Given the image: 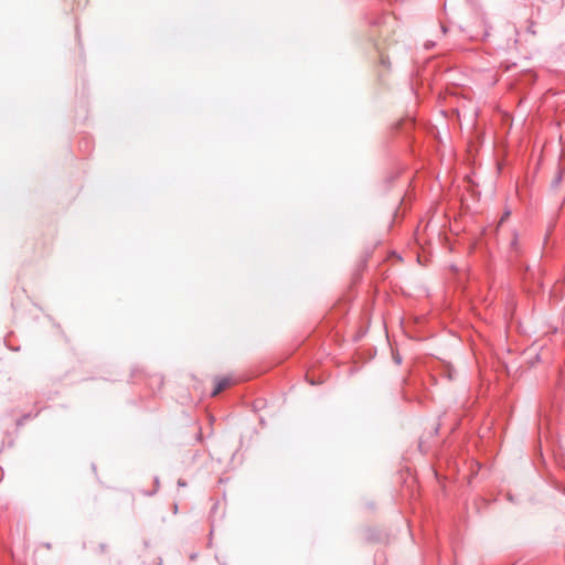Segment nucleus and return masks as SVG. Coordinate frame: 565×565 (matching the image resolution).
<instances>
[{
    "label": "nucleus",
    "instance_id": "obj_8",
    "mask_svg": "<svg viewBox=\"0 0 565 565\" xmlns=\"http://www.w3.org/2000/svg\"><path fill=\"white\" fill-rule=\"evenodd\" d=\"M394 360L397 364H401L402 362V359L398 355L394 356Z\"/></svg>",
    "mask_w": 565,
    "mask_h": 565
},
{
    "label": "nucleus",
    "instance_id": "obj_1",
    "mask_svg": "<svg viewBox=\"0 0 565 565\" xmlns=\"http://www.w3.org/2000/svg\"><path fill=\"white\" fill-rule=\"evenodd\" d=\"M231 384V380L228 377H223L216 381L215 387L212 391V396H215L220 394L222 391H224L226 387H228Z\"/></svg>",
    "mask_w": 565,
    "mask_h": 565
},
{
    "label": "nucleus",
    "instance_id": "obj_3",
    "mask_svg": "<svg viewBox=\"0 0 565 565\" xmlns=\"http://www.w3.org/2000/svg\"><path fill=\"white\" fill-rule=\"evenodd\" d=\"M562 180V175L561 173L557 174V177L555 178V180L553 181V186H556L557 184H559Z\"/></svg>",
    "mask_w": 565,
    "mask_h": 565
},
{
    "label": "nucleus",
    "instance_id": "obj_9",
    "mask_svg": "<svg viewBox=\"0 0 565 565\" xmlns=\"http://www.w3.org/2000/svg\"><path fill=\"white\" fill-rule=\"evenodd\" d=\"M441 31H443V33H446L447 32V28L445 25H441Z\"/></svg>",
    "mask_w": 565,
    "mask_h": 565
},
{
    "label": "nucleus",
    "instance_id": "obj_7",
    "mask_svg": "<svg viewBox=\"0 0 565 565\" xmlns=\"http://www.w3.org/2000/svg\"><path fill=\"white\" fill-rule=\"evenodd\" d=\"M178 486H179V487H185V486H186V482H185V481H183L182 479H179V480H178Z\"/></svg>",
    "mask_w": 565,
    "mask_h": 565
},
{
    "label": "nucleus",
    "instance_id": "obj_5",
    "mask_svg": "<svg viewBox=\"0 0 565 565\" xmlns=\"http://www.w3.org/2000/svg\"><path fill=\"white\" fill-rule=\"evenodd\" d=\"M434 45H435V43H434V42H426V43H425V49L429 50V49H431Z\"/></svg>",
    "mask_w": 565,
    "mask_h": 565
},
{
    "label": "nucleus",
    "instance_id": "obj_10",
    "mask_svg": "<svg viewBox=\"0 0 565 565\" xmlns=\"http://www.w3.org/2000/svg\"><path fill=\"white\" fill-rule=\"evenodd\" d=\"M154 482H156L157 484L159 483V478H158V477H156V478H154Z\"/></svg>",
    "mask_w": 565,
    "mask_h": 565
},
{
    "label": "nucleus",
    "instance_id": "obj_2",
    "mask_svg": "<svg viewBox=\"0 0 565 565\" xmlns=\"http://www.w3.org/2000/svg\"><path fill=\"white\" fill-rule=\"evenodd\" d=\"M511 248L514 249V250L518 249V235L516 234H514V237H513V239L511 242Z\"/></svg>",
    "mask_w": 565,
    "mask_h": 565
},
{
    "label": "nucleus",
    "instance_id": "obj_6",
    "mask_svg": "<svg viewBox=\"0 0 565 565\" xmlns=\"http://www.w3.org/2000/svg\"><path fill=\"white\" fill-rule=\"evenodd\" d=\"M510 215V211H505L503 216L501 217V223Z\"/></svg>",
    "mask_w": 565,
    "mask_h": 565
},
{
    "label": "nucleus",
    "instance_id": "obj_4",
    "mask_svg": "<svg viewBox=\"0 0 565 565\" xmlns=\"http://www.w3.org/2000/svg\"><path fill=\"white\" fill-rule=\"evenodd\" d=\"M29 418H31V415H30V414L24 415L21 419H19V420H18V423H17V424L20 426V425H22V424H23V422H24L25 419H29Z\"/></svg>",
    "mask_w": 565,
    "mask_h": 565
}]
</instances>
